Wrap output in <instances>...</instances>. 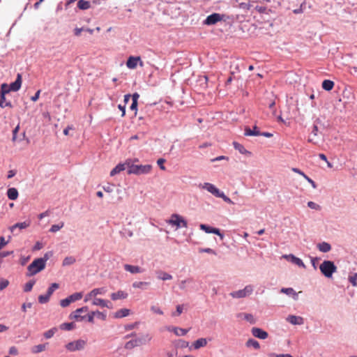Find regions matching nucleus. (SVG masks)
Wrapping results in <instances>:
<instances>
[{
	"label": "nucleus",
	"instance_id": "obj_40",
	"mask_svg": "<svg viewBox=\"0 0 357 357\" xmlns=\"http://www.w3.org/2000/svg\"><path fill=\"white\" fill-rule=\"evenodd\" d=\"M63 226L64 223L63 222H61L59 225H53L50 229V231L52 233L56 232L57 231L60 230Z\"/></svg>",
	"mask_w": 357,
	"mask_h": 357
},
{
	"label": "nucleus",
	"instance_id": "obj_7",
	"mask_svg": "<svg viewBox=\"0 0 357 357\" xmlns=\"http://www.w3.org/2000/svg\"><path fill=\"white\" fill-rule=\"evenodd\" d=\"M86 342L84 340H77L76 341H73V342H69L68 344H67L66 345V348L69 351H79V350H82L84 348V347L86 346Z\"/></svg>",
	"mask_w": 357,
	"mask_h": 357
},
{
	"label": "nucleus",
	"instance_id": "obj_11",
	"mask_svg": "<svg viewBox=\"0 0 357 357\" xmlns=\"http://www.w3.org/2000/svg\"><path fill=\"white\" fill-rule=\"evenodd\" d=\"M138 62H139V65L141 66H143V62L141 61V58L139 56H130L126 62V66L130 69H135Z\"/></svg>",
	"mask_w": 357,
	"mask_h": 357
},
{
	"label": "nucleus",
	"instance_id": "obj_49",
	"mask_svg": "<svg viewBox=\"0 0 357 357\" xmlns=\"http://www.w3.org/2000/svg\"><path fill=\"white\" fill-rule=\"evenodd\" d=\"M9 284V282L5 279H1L0 280V290L6 289Z\"/></svg>",
	"mask_w": 357,
	"mask_h": 357
},
{
	"label": "nucleus",
	"instance_id": "obj_38",
	"mask_svg": "<svg viewBox=\"0 0 357 357\" xmlns=\"http://www.w3.org/2000/svg\"><path fill=\"white\" fill-rule=\"evenodd\" d=\"M71 301V302H75L76 301L80 300L82 298V293L81 292H77L75 294H73L72 295L68 296Z\"/></svg>",
	"mask_w": 357,
	"mask_h": 357
},
{
	"label": "nucleus",
	"instance_id": "obj_52",
	"mask_svg": "<svg viewBox=\"0 0 357 357\" xmlns=\"http://www.w3.org/2000/svg\"><path fill=\"white\" fill-rule=\"evenodd\" d=\"M183 307L181 305H178L176 306V312L172 313V316H179L183 312Z\"/></svg>",
	"mask_w": 357,
	"mask_h": 357
},
{
	"label": "nucleus",
	"instance_id": "obj_12",
	"mask_svg": "<svg viewBox=\"0 0 357 357\" xmlns=\"http://www.w3.org/2000/svg\"><path fill=\"white\" fill-rule=\"evenodd\" d=\"M282 257L291 261L292 264L297 265L299 267L305 268V265L304 264L303 261L300 258L294 256V255H284L282 256Z\"/></svg>",
	"mask_w": 357,
	"mask_h": 357
},
{
	"label": "nucleus",
	"instance_id": "obj_54",
	"mask_svg": "<svg viewBox=\"0 0 357 357\" xmlns=\"http://www.w3.org/2000/svg\"><path fill=\"white\" fill-rule=\"evenodd\" d=\"M281 292L287 294H294V295H296L294 290L292 288H282L281 289Z\"/></svg>",
	"mask_w": 357,
	"mask_h": 357
},
{
	"label": "nucleus",
	"instance_id": "obj_45",
	"mask_svg": "<svg viewBox=\"0 0 357 357\" xmlns=\"http://www.w3.org/2000/svg\"><path fill=\"white\" fill-rule=\"evenodd\" d=\"M56 331V328H53L50 330H48L44 333V337L47 339L51 338L54 335Z\"/></svg>",
	"mask_w": 357,
	"mask_h": 357
},
{
	"label": "nucleus",
	"instance_id": "obj_48",
	"mask_svg": "<svg viewBox=\"0 0 357 357\" xmlns=\"http://www.w3.org/2000/svg\"><path fill=\"white\" fill-rule=\"evenodd\" d=\"M307 206H308V207H310L312 209H314V210H317V211L321 210V206L314 202H311V201L308 202Z\"/></svg>",
	"mask_w": 357,
	"mask_h": 357
},
{
	"label": "nucleus",
	"instance_id": "obj_37",
	"mask_svg": "<svg viewBox=\"0 0 357 357\" xmlns=\"http://www.w3.org/2000/svg\"><path fill=\"white\" fill-rule=\"evenodd\" d=\"M0 107H2V108H5V107L13 108V105H12L11 102H8L6 104H4L3 93L1 95V98H0Z\"/></svg>",
	"mask_w": 357,
	"mask_h": 357
},
{
	"label": "nucleus",
	"instance_id": "obj_43",
	"mask_svg": "<svg viewBox=\"0 0 357 357\" xmlns=\"http://www.w3.org/2000/svg\"><path fill=\"white\" fill-rule=\"evenodd\" d=\"M34 284H35V281L34 280H31V281L28 282L24 285V291H26V292L31 291L32 288H33V285H34Z\"/></svg>",
	"mask_w": 357,
	"mask_h": 357
},
{
	"label": "nucleus",
	"instance_id": "obj_6",
	"mask_svg": "<svg viewBox=\"0 0 357 357\" xmlns=\"http://www.w3.org/2000/svg\"><path fill=\"white\" fill-rule=\"evenodd\" d=\"M168 224L176 226V228L188 227L187 221L181 215L178 214H173L171 218L167 221Z\"/></svg>",
	"mask_w": 357,
	"mask_h": 357
},
{
	"label": "nucleus",
	"instance_id": "obj_59",
	"mask_svg": "<svg viewBox=\"0 0 357 357\" xmlns=\"http://www.w3.org/2000/svg\"><path fill=\"white\" fill-rule=\"evenodd\" d=\"M199 252H207V253H210V254H213V255H216V252L211 248H202V249H199Z\"/></svg>",
	"mask_w": 357,
	"mask_h": 357
},
{
	"label": "nucleus",
	"instance_id": "obj_13",
	"mask_svg": "<svg viewBox=\"0 0 357 357\" xmlns=\"http://www.w3.org/2000/svg\"><path fill=\"white\" fill-rule=\"evenodd\" d=\"M252 334L259 339L265 340L268 337V333L267 332L263 331L262 329L259 328H252Z\"/></svg>",
	"mask_w": 357,
	"mask_h": 357
},
{
	"label": "nucleus",
	"instance_id": "obj_33",
	"mask_svg": "<svg viewBox=\"0 0 357 357\" xmlns=\"http://www.w3.org/2000/svg\"><path fill=\"white\" fill-rule=\"evenodd\" d=\"M246 346L248 347H253L255 348V349H259L260 346H259V343L254 340V339H249L247 342H246Z\"/></svg>",
	"mask_w": 357,
	"mask_h": 357
},
{
	"label": "nucleus",
	"instance_id": "obj_19",
	"mask_svg": "<svg viewBox=\"0 0 357 357\" xmlns=\"http://www.w3.org/2000/svg\"><path fill=\"white\" fill-rule=\"evenodd\" d=\"M128 297V293L124 291L119 290L116 292L112 293L111 294V298L113 301H116L118 299H125Z\"/></svg>",
	"mask_w": 357,
	"mask_h": 357
},
{
	"label": "nucleus",
	"instance_id": "obj_5",
	"mask_svg": "<svg viewBox=\"0 0 357 357\" xmlns=\"http://www.w3.org/2000/svg\"><path fill=\"white\" fill-rule=\"evenodd\" d=\"M321 273L326 278H330L333 274L337 271V267L335 264L328 260L324 261L319 266Z\"/></svg>",
	"mask_w": 357,
	"mask_h": 357
},
{
	"label": "nucleus",
	"instance_id": "obj_56",
	"mask_svg": "<svg viewBox=\"0 0 357 357\" xmlns=\"http://www.w3.org/2000/svg\"><path fill=\"white\" fill-rule=\"evenodd\" d=\"M165 162V160L163 159V158H159L157 161V164L159 165L160 168L162 169V170H165L166 168L164 166V163Z\"/></svg>",
	"mask_w": 357,
	"mask_h": 357
},
{
	"label": "nucleus",
	"instance_id": "obj_32",
	"mask_svg": "<svg viewBox=\"0 0 357 357\" xmlns=\"http://www.w3.org/2000/svg\"><path fill=\"white\" fill-rule=\"evenodd\" d=\"M157 274L158 278L162 280H168L172 279V275L163 271H159L157 273Z\"/></svg>",
	"mask_w": 357,
	"mask_h": 357
},
{
	"label": "nucleus",
	"instance_id": "obj_61",
	"mask_svg": "<svg viewBox=\"0 0 357 357\" xmlns=\"http://www.w3.org/2000/svg\"><path fill=\"white\" fill-rule=\"evenodd\" d=\"M130 108L131 110L135 111V114L136 115L137 111V102L132 101Z\"/></svg>",
	"mask_w": 357,
	"mask_h": 357
},
{
	"label": "nucleus",
	"instance_id": "obj_51",
	"mask_svg": "<svg viewBox=\"0 0 357 357\" xmlns=\"http://www.w3.org/2000/svg\"><path fill=\"white\" fill-rule=\"evenodd\" d=\"M10 90H9V86L6 84H3L1 85V95L3 93V96H6V93H9Z\"/></svg>",
	"mask_w": 357,
	"mask_h": 357
},
{
	"label": "nucleus",
	"instance_id": "obj_42",
	"mask_svg": "<svg viewBox=\"0 0 357 357\" xmlns=\"http://www.w3.org/2000/svg\"><path fill=\"white\" fill-rule=\"evenodd\" d=\"M50 296H49L47 294H46L45 295H40L38 296V301L40 303H46L49 301L50 300Z\"/></svg>",
	"mask_w": 357,
	"mask_h": 357
},
{
	"label": "nucleus",
	"instance_id": "obj_27",
	"mask_svg": "<svg viewBox=\"0 0 357 357\" xmlns=\"http://www.w3.org/2000/svg\"><path fill=\"white\" fill-rule=\"evenodd\" d=\"M317 248L319 251L322 252H328L331 250V246L329 243L326 242H322L317 245Z\"/></svg>",
	"mask_w": 357,
	"mask_h": 357
},
{
	"label": "nucleus",
	"instance_id": "obj_24",
	"mask_svg": "<svg viewBox=\"0 0 357 357\" xmlns=\"http://www.w3.org/2000/svg\"><path fill=\"white\" fill-rule=\"evenodd\" d=\"M130 314V310L128 309H126V308H123V309H120L119 310H117L115 313H114V317L115 318H123V317H127Z\"/></svg>",
	"mask_w": 357,
	"mask_h": 357
},
{
	"label": "nucleus",
	"instance_id": "obj_34",
	"mask_svg": "<svg viewBox=\"0 0 357 357\" xmlns=\"http://www.w3.org/2000/svg\"><path fill=\"white\" fill-rule=\"evenodd\" d=\"M75 325L73 322H70V323H63V324L60 325V328L61 330H65V331L73 330V328H75Z\"/></svg>",
	"mask_w": 357,
	"mask_h": 357
},
{
	"label": "nucleus",
	"instance_id": "obj_23",
	"mask_svg": "<svg viewBox=\"0 0 357 357\" xmlns=\"http://www.w3.org/2000/svg\"><path fill=\"white\" fill-rule=\"evenodd\" d=\"M245 135L247 136H259L261 132L257 130V126H254L253 129L246 127L245 129Z\"/></svg>",
	"mask_w": 357,
	"mask_h": 357
},
{
	"label": "nucleus",
	"instance_id": "obj_36",
	"mask_svg": "<svg viewBox=\"0 0 357 357\" xmlns=\"http://www.w3.org/2000/svg\"><path fill=\"white\" fill-rule=\"evenodd\" d=\"M149 282H135L132 284L134 288L144 289L145 287L149 286Z\"/></svg>",
	"mask_w": 357,
	"mask_h": 357
},
{
	"label": "nucleus",
	"instance_id": "obj_62",
	"mask_svg": "<svg viewBox=\"0 0 357 357\" xmlns=\"http://www.w3.org/2000/svg\"><path fill=\"white\" fill-rule=\"evenodd\" d=\"M43 248V245L42 243L38 241L36 243L35 245L33 246V250H39Z\"/></svg>",
	"mask_w": 357,
	"mask_h": 357
},
{
	"label": "nucleus",
	"instance_id": "obj_53",
	"mask_svg": "<svg viewBox=\"0 0 357 357\" xmlns=\"http://www.w3.org/2000/svg\"><path fill=\"white\" fill-rule=\"evenodd\" d=\"M10 236L8 237V241H5L4 237L1 236L0 237V250H1L4 246H6L8 242L9 239H10Z\"/></svg>",
	"mask_w": 357,
	"mask_h": 357
},
{
	"label": "nucleus",
	"instance_id": "obj_28",
	"mask_svg": "<svg viewBox=\"0 0 357 357\" xmlns=\"http://www.w3.org/2000/svg\"><path fill=\"white\" fill-rule=\"evenodd\" d=\"M207 344V340L205 338H199L193 343V347L195 349L205 347Z\"/></svg>",
	"mask_w": 357,
	"mask_h": 357
},
{
	"label": "nucleus",
	"instance_id": "obj_47",
	"mask_svg": "<svg viewBox=\"0 0 357 357\" xmlns=\"http://www.w3.org/2000/svg\"><path fill=\"white\" fill-rule=\"evenodd\" d=\"M71 303H72V302H71V301H70V298H69V297H67L66 298H64V299H63V300H61V301H60V305H61V307H68V306Z\"/></svg>",
	"mask_w": 357,
	"mask_h": 357
},
{
	"label": "nucleus",
	"instance_id": "obj_9",
	"mask_svg": "<svg viewBox=\"0 0 357 357\" xmlns=\"http://www.w3.org/2000/svg\"><path fill=\"white\" fill-rule=\"evenodd\" d=\"M107 291V289L105 287H100V288H96L91 290L90 292H89L87 294H86L84 297V302H88L90 300L93 299V298H96L97 295H102L105 294Z\"/></svg>",
	"mask_w": 357,
	"mask_h": 357
},
{
	"label": "nucleus",
	"instance_id": "obj_22",
	"mask_svg": "<svg viewBox=\"0 0 357 357\" xmlns=\"http://www.w3.org/2000/svg\"><path fill=\"white\" fill-rule=\"evenodd\" d=\"M233 146H234V149L238 151L241 154L248 155H251V152L246 150L242 144H241L236 142H234Z\"/></svg>",
	"mask_w": 357,
	"mask_h": 357
},
{
	"label": "nucleus",
	"instance_id": "obj_10",
	"mask_svg": "<svg viewBox=\"0 0 357 357\" xmlns=\"http://www.w3.org/2000/svg\"><path fill=\"white\" fill-rule=\"evenodd\" d=\"M223 15L220 13H213L208 15L204 20V24L206 25H213L217 22H220L223 20Z\"/></svg>",
	"mask_w": 357,
	"mask_h": 357
},
{
	"label": "nucleus",
	"instance_id": "obj_41",
	"mask_svg": "<svg viewBox=\"0 0 357 357\" xmlns=\"http://www.w3.org/2000/svg\"><path fill=\"white\" fill-rule=\"evenodd\" d=\"M140 341H141V344H145L148 342H149L151 340V337L149 335V334H146V335H142V337H139Z\"/></svg>",
	"mask_w": 357,
	"mask_h": 357
},
{
	"label": "nucleus",
	"instance_id": "obj_1",
	"mask_svg": "<svg viewBox=\"0 0 357 357\" xmlns=\"http://www.w3.org/2000/svg\"><path fill=\"white\" fill-rule=\"evenodd\" d=\"M89 311V308L86 306L80 307L73 311L70 314V318L72 319H75L78 321H84L86 318H87V321L90 323L94 322V316L97 315L98 317L102 320L106 319V314L100 311H92L86 314V316L82 315L83 313H86Z\"/></svg>",
	"mask_w": 357,
	"mask_h": 357
},
{
	"label": "nucleus",
	"instance_id": "obj_4",
	"mask_svg": "<svg viewBox=\"0 0 357 357\" xmlns=\"http://www.w3.org/2000/svg\"><path fill=\"white\" fill-rule=\"evenodd\" d=\"M199 186L200 188L206 190L215 197L222 198L225 202L231 204H234L230 198L226 196L223 192H221L213 184L210 183H204L201 184Z\"/></svg>",
	"mask_w": 357,
	"mask_h": 357
},
{
	"label": "nucleus",
	"instance_id": "obj_18",
	"mask_svg": "<svg viewBox=\"0 0 357 357\" xmlns=\"http://www.w3.org/2000/svg\"><path fill=\"white\" fill-rule=\"evenodd\" d=\"M127 167V160L124 163H120L117 165L111 172L110 176H113L122 171L125 170Z\"/></svg>",
	"mask_w": 357,
	"mask_h": 357
},
{
	"label": "nucleus",
	"instance_id": "obj_20",
	"mask_svg": "<svg viewBox=\"0 0 357 357\" xmlns=\"http://www.w3.org/2000/svg\"><path fill=\"white\" fill-rule=\"evenodd\" d=\"M199 227L206 233L219 234V229L211 227L204 224H201Z\"/></svg>",
	"mask_w": 357,
	"mask_h": 357
},
{
	"label": "nucleus",
	"instance_id": "obj_3",
	"mask_svg": "<svg viewBox=\"0 0 357 357\" xmlns=\"http://www.w3.org/2000/svg\"><path fill=\"white\" fill-rule=\"evenodd\" d=\"M48 259L47 255H45L44 258H38L29 265L27 269L29 275H34L45 268L46 261Z\"/></svg>",
	"mask_w": 357,
	"mask_h": 357
},
{
	"label": "nucleus",
	"instance_id": "obj_39",
	"mask_svg": "<svg viewBox=\"0 0 357 357\" xmlns=\"http://www.w3.org/2000/svg\"><path fill=\"white\" fill-rule=\"evenodd\" d=\"M59 285L58 283H52L51 284V286L48 288L47 289V294L49 295V296H52V294L54 293V291L59 289Z\"/></svg>",
	"mask_w": 357,
	"mask_h": 357
},
{
	"label": "nucleus",
	"instance_id": "obj_8",
	"mask_svg": "<svg viewBox=\"0 0 357 357\" xmlns=\"http://www.w3.org/2000/svg\"><path fill=\"white\" fill-rule=\"evenodd\" d=\"M253 291V288L251 285L246 286L243 289H241L238 291H233L230 293V296L233 298H244L247 296H249L252 294Z\"/></svg>",
	"mask_w": 357,
	"mask_h": 357
},
{
	"label": "nucleus",
	"instance_id": "obj_60",
	"mask_svg": "<svg viewBox=\"0 0 357 357\" xmlns=\"http://www.w3.org/2000/svg\"><path fill=\"white\" fill-rule=\"evenodd\" d=\"M84 31V27H82V28H75L74 29V34L76 36H79L81 33L82 31Z\"/></svg>",
	"mask_w": 357,
	"mask_h": 357
},
{
	"label": "nucleus",
	"instance_id": "obj_50",
	"mask_svg": "<svg viewBox=\"0 0 357 357\" xmlns=\"http://www.w3.org/2000/svg\"><path fill=\"white\" fill-rule=\"evenodd\" d=\"M349 280L353 286L357 287V273H354L353 275L350 276Z\"/></svg>",
	"mask_w": 357,
	"mask_h": 357
},
{
	"label": "nucleus",
	"instance_id": "obj_35",
	"mask_svg": "<svg viewBox=\"0 0 357 357\" xmlns=\"http://www.w3.org/2000/svg\"><path fill=\"white\" fill-rule=\"evenodd\" d=\"M75 259L73 257H66L63 261V266H69L73 264L75 262Z\"/></svg>",
	"mask_w": 357,
	"mask_h": 357
},
{
	"label": "nucleus",
	"instance_id": "obj_25",
	"mask_svg": "<svg viewBox=\"0 0 357 357\" xmlns=\"http://www.w3.org/2000/svg\"><path fill=\"white\" fill-rule=\"evenodd\" d=\"M18 191L15 188H10L7 191V196L10 200H15L18 197Z\"/></svg>",
	"mask_w": 357,
	"mask_h": 357
},
{
	"label": "nucleus",
	"instance_id": "obj_26",
	"mask_svg": "<svg viewBox=\"0 0 357 357\" xmlns=\"http://www.w3.org/2000/svg\"><path fill=\"white\" fill-rule=\"evenodd\" d=\"M322 88L326 91H331L334 87V82L329 79H325L321 84Z\"/></svg>",
	"mask_w": 357,
	"mask_h": 357
},
{
	"label": "nucleus",
	"instance_id": "obj_29",
	"mask_svg": "<svg viewBox=\"0 0 357 357\" xmlns=\"http://www.w3.org/2000/svg\"><path fill=\"white\" fill-rule=\"evenodd\" d=\"M47 344H48V343L40 344L33 346L31 348V352L34 353V354H38V353L42 352L46 349Z\"/></svg>",
	"mask_w": 357,
	"mask_h": 357
},
{
	"label": "nucleus",
	"instance_id": "obj_57",
	"mask_svg": "<svg viewBox=\"0 0 357 357\" xmlns=\"http://www.w3.org/2000/svg\"><path fill=\"white\" fill-rule=\"evenodd\" d=\"M151 310L153 312L155 313V314H163V312L160 309V307H157V306H152L151 307Z\"/></svg>",
	"mask_w": 357,
	"mask_h": 357
},
{
	"label": "nucleus",
	"instance_id": "obj_16",
	"mask_svg": "<svg viewBox=\"0 0 357 357\" xmlns=\"http://www.w3.org/2000/svg\"><path fill=\"white\" fill-rule=\"evenodd\" d=\"M287 321L293 325H302L304 323L303 318L295 315H289Z\"/></svg>",
	"mask_w": 357,
	"mask_h": 357
},
{
	"label": "nucleus",
	"instance_id": "obj_31",
	"mask_svg": "<svg viewBox=\"0 0 357 357\" xmlns=\"http://www.w3.org/2000/svg\"><path fill=\"white\" fill-rule=\"evenodd\" d=\"M77 7L80 10H87L91 7V3L89 1L86 0H79L77 2Z\"/></svg>",
	"mask_w": 357,
	"mask_h": 357
},
{
	"label": "nucleus",
	"instance_id": "obj_46",
	"mask_svg": "<svg viewBox=\"0 0 357 357\" xmlns=\"http://www.w3.org/2000/svg\"><path fill=\"white\" fill-rule=\"evenodd\" d=\"M136 347V341H134V340H131L126 343L124 347L126 349H132Z\"/></svg>",
	"mask_w": 357,
	"mask_h": 357
},
{
	"label": "nucleus",
	"instance_id": "obj_21",
	"mask_svg": "<svg viewBox=\"0 0 357 357\" xmlns=\"http://www.w3.org/2000/svg\"><path fill=\"white\" fill-rule=\"evenodd\" d=\"M167 330L169 331L174 332L175 333V335H177V336H183L188 331V330L183 329V328H178V327H168Z\"/></svg>",
	"mask_w": 357,
	"mask_h": 357
},
{
	"label": "nucleus",
	"instance_id": "obj_30",
	"mask_svg": "<svg viewBox=\"0 0 357 357\" xmlns=\"http://www.w3.org/2000/svg\"><path fill=\"white\" fill-rule=\"evenodd\" d=\"M107 303H108V301H107L104 299L96 298H93V300L92 301V304L93 305H98V306H101L102 307H108Z\"/></svg>",
	"mask_w": 357,
	"mask_h": 357
},
{
	"label": "nucleus",
	"instance_id": "obj_55",
	"mask_svg": "<svg viewBox=\"0 0 357 357\" xmlns=\"http://www.w3.org/2000/svg\"><path fill=\"white\" fill-rule=\"evenodd\" d=\"M20 130V126H17L15 129L13 130V138H12V141L13 142H15L17 139V134L18 132Z\"/></svg>",
	"mask_w": 357,
	"mask_h": 357
},
{
	"label": "nucleus",
	"instance_id": "obj_63",
	"mask_svg": "<svg viewBox=\"0 0 357 357\" xmlns=\"http://www.w3.org/2000/svg\"><path fill=\"white\" fill-rule=\"evenodd\" d=\"M17 354H18V351L15 347H11L9 349V354L15 356V355H17Z\"/></svg>",
	"mask_w": 357,
	"mask_h": 357
},
{
	"label": "nucleus",
	"instance_id": "obj_64",
	"mask_svg": "<svg viewBox=\"0 0 357 357\" xmlns=\"http://www.w3.org/2000/svg\"><path fill=\"white\" fill-rule=\"evenodd\" d=\"M270 356L271 357H293L290 354H270Z\"/></svg>",
	"mask_w": 357,
	"mask_h": 357
},
{
	"label": "nucleus",
	"instance_id": "obj_14",
	"mask_svg": "<svg viewBox=\"0 0 357 357\" xmlns=\"http://www.w3.org/2000/svg\"><path fill=\"white\" fill-rule=\"evenodd\" d=\"M22 85V75L20 74H17L16 80L11 83L9 86V90L12 91H17Z\"/></svg>",
	"mask_w": 357,
	"mask_h": 357
},
{
	"label": "nucleus",
	"instance_id": "obj_2",
	"mask_svg": "<svg viewBox=\"0 0 357 357\" xmlns=\"http://www.w3.org/2000/svg\"><path fill=\"white\" fill-rule=\"evenodd\" d=\"M127 167L128 174L137 175L149 174L152 169V166L151 165H133L131 160H127Z\"/></svg>",
	"mask_w": 357,
	"mask_h": 357
},
{
	"label": "nucleus",
	"instance_id": "obj_44",
	"mask_svg": "<svg viewBox=\"0 0 357 357\" xmlns=\"http://www.w3.org/2000/svg\"><path fill=\"white\" fill-rule=\"evenodd\" d=\"M241 315H243V318L246 321H249L250 324H255V318H254L252 314L245 313V314H242Z\"/></svg>",
	"mask_w": 357,
	"mask_h": 357
},
{
	"label": "nucleus",
	"instance_id": "obj_17",
	"mask_svg": "<svg viewBox=\"0 0 357 357\" xmlns=\"http://www.w3.org/2000/svg\"><path fill=\"white\" fill-rule=\"evenodd\" d=\"M124 267V269L126 271H128L130 272V273H132V274H135V273H142L144 271V270L138 266H132V265H130V264H125L123 266Z\"/></svg>",
	"mask_w": 357,
	"mask_h": 357
},
{
	"label": "nucleus",
	"instance_id": "obj_58",
	"mask_svg": "<svg viewBox=\"0 0 357 357\" xmlns=\"http://www.w3.org/2000/svg\"><path fill=\"white\" fill-rule=\"evenodd\" d=\"M239 7L243 9L250 10L251 5L249 3L242 2L239 4Z\"/></svg>",
	"mask_w": 357,
	"mask_h": 357
},
{
	"label": "nucleus",
	"instance_id": "obj_15",
	"mask_svg": "<svg viewBox=\"0 0 357 357\" xmlns=\"http://www.w3.org/2000/svg\"><path fill=\"white\" fill-rule=\"evenodd\" d=\"M30 225H31L30 220L24 221L23 222H18V223H16V224L13 225V226H11L9 228V229L12 233H14L15 229H17V228H18L20 229H26V228L29 227L30 226Z\"/></svg>",
	"mask_w": 357,
	"mask_h": 357
}]
</instances>
